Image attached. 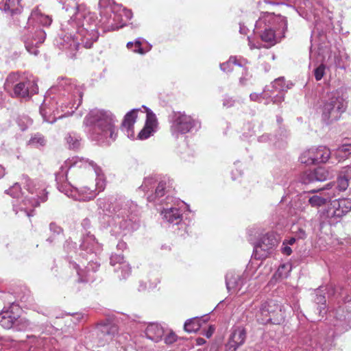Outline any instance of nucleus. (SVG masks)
Returning <instances> with one entry per match:
<instances>
[{"label":"nucleus","instance_id":"obj_44","mask_svg":"<svg viewBox=\"0 0 351 351\" xmlns=\"http://www.w3.org/2000/svg\"><path fill=\"white\" fill-rule=\"evenodd\" d=\"M66 140L69 146V148L74 149L80 147V138L77 134H69V135L66 138Z\"/></svg>","mask_w":351,"mask_h":351},{"label":"nucleus","instance_id":"obj_28","mask_svg":"<svg viewBox=\"0 0 351 351\" xmlns=\"http://www.w3.org/2000/svg\"><path fill=\"white\" fill-rule=\"evenodd\" d=\"M165 329L157 323H149L145 328V333L147 339L154 341H160L165 336Z\"/></svg>","mask_w":351,"mask_h":351},{"label":"nucleus","instance_id":"obj_33","mask_svg":"<svg viewBox=\"0 0 351 351\" xmlns=\"http://www.w3.org/2000/svg\"><path fill=\"white\" fill-rule=\"evenodd\" d=\"M324 60V58L319 53L316 62H320V64L314 69V76L317 81L321 80L325 74L326 66L323 63Z\"/></svg>","mask_w":351,"mask_h":351},{"label":"nucleus","instance_id":"obj_23","mask_svg":"<svg viewBox=\"0 0 351 351\" xmlns=\"http://www.w3.org/2000/svg\"><path fill=\"white\" fill-rule=\"evenodd\" d=\"M117 327L112 325L101 326L97 332L99 344L101 346H104L113 340L117 334Z\"/></svg>","mask_w":351,"mask_h":351},{"label":"nucleus","instance_id":"obj_32","mask_svg":"<svg viewBox=\"0 0 351 351\" xmlns=\"http://www.w3.org/2000/svg\"><path fill=\"white\" fill-rule=\"evenodd\" d=\"M143 41H144L143 38H138L135 40L134 42H128L127 43V47L128 49L131 50L134 53H138L143 55L150 50L151 46L148 47L147 49H145L143 47H142Z\"/></svg>","mask_w":351,"mask_h":351},{"label":"nucleus","instance_id":"obj_53","mask_svg":"<svg viewBox=\"0 0 351 351\" xmlns=\"http://www.w3.org/2000/svg\"><path fill=\"white\" fill-rule=\"evenodd\" d=\"M315 302L317 304H321V305H324L325 306V303H326V299H325V296L324 295H318L317 293V295H316V298L315 299ZM319 313H322V310H325V306H319Z\"/></svg>","mask_w":351,"mask_h":351},{"label":"nucleus","instance_id":"obj_48","mask_svg":"<svg viewBox=\"0 0 351 351\" xmlns=\"http://www.w3.org/2000/svg\"><path fill=\"white\" fill-rule=\"evenodd\" d=\"M274 94V91L270 87V86H266L263 93H261V99H265V104H269L271 101L272 95Z\"/></svg>","mask_w":351,"mask_h":351},{"label":"nucleus","instance_id":"obj_40","mask_svg":"<svg viewBox=\"0 0 351 351\" xmlns=\"http://www.w3.org/2000/svg\"><path fill=\"white\" fill-rule=\"evenodd\" d=\"M270 87L274 92H284L289 89V86L285 84L283 77L276 79L271 84Z\"/></svg>","mask_w":351,"mask_h":351},{"label":"nucleus","instance_id":"obj_31","mask_svg":"<svg viewBox=\"0 0 351 351\" xmlns=\"http://www.w3.org/2000/svg\"><path fill=\"white\" fill-rule=\"evenodd\" d=\"M202 319L198 317H193L185 322L184 328L187 332H196L202 327Z\"/></svg>","mask_w":351,"mask_h":351},{"label":"nucleus","instance_id":"obj_60","mask_svg":"<svg viewBox=\"0 0 351 351\" xmlns=\"http://www.w3.org/2000/svg\"><path fill=\"white\" fill-rule=\"evenodd\" d=\"M127 247V244L123 241H119L117 244V248L119 250H124Z\"/></svg>","mask_w":351,"mask_h":351},{"label":"nucleus","instance_id":"obj_30","mask_svg":"<svg viewBox=\"0 0 351 351\" xmlns=\"http://www.w3.org/2000/svg\"><path fill=\"white\" fill-rule=\"evenodd\" d=\"M3 9L5 12H10L11 15L20 13L22 9L20 0H6Z\"/></svg>","mask_w":351,"mask_h":351},{"label":"nucleus","instance_id":"obj_34","mask_svg":"<svg viewBox=\"0 0 351 351\" xmlns=\"http://www.w3.org/2000/svg\"><path fill=\"white\" fill-rule=\"evenodd\" d=\"M114 271L118 273L119 279H126L132 271V268L128 262L123 263L120 267L114 268Z\"/></svg>","mask_w":351,"mask_h":351},{"label":"nucleus","instance_id":"obj_51","mask_svg":"<svg viewBox=\"0 0 351 351\" xmlns=\"http://www.w3.org/2000/svg\"><path fill=\"white\" fill-rule=\"evenodd\" d=\"M243 75L239 78V84L242 86L247 85V81L251 78V75L248 73L247 70L245 68L243 69Z\"/></svg>","mask_w":351,"mask_h":351},{"label":"nucleus","instance_id":"obj_17","mask_svg":"<svg viewBox=\"0 0 351 351\" xmlns=\"http://www.w3.org/2000/svg\"><path fill=\"white\" fill-rule=\"evenodd\" d=\"M351 210V199L349 198L338 199L332 201L326 212L323 213V218L330 225L338 223L341 217Z\"/></svg>","mask_w":351,"mask_h":351},{"label":"nucleus","instance_id":"obj_63","mask_svg":"<svg viewBox=\"0 0 351 351\" xmlns=\"http://www.w3.org/2000/svg\"><path fill=\"white\" fill-rule=\"evenodd\" d=\"M296 239L297 238L295 236L293 237L289 238V239L285 240L284 242L289 245H292L295 243Z\"/></svg>","mask_w":351,"mask_h":351},{"label":"nucleus","instance_id":"obj_2","mask_svg":"<svg viewBox=\"0 0 351 351\" xmlns=\"http://www.w3.org/2000/svg\"><path fill=\"white\" fill-rule=\"evenodd\" d=\"M40 107L45 122L53 123L57 119L71 115L82 103L83 89L72 79L58 78L51 87Z\"/></svg>","mask_w":351,"mask_h":351},{"label":"nucleus","instance_id":"obj_18","mask_svg":"<svg viewBox=\"0 0 351 351\" xmlns=\"http://www.w3.org/2000/svg\"><path fill=\"white\" fill-rule=\"evenodd\" d=\"M278 244V238L274 232L264 234L254 246L252 256L255 259L267 258Z\"/></svg>","mask_w":351,"mask_h":351},{"label":"nucleus","instance_id":"obj_50","mask_svg":"<svg viewBox=\"0 0 351 351\" xmlns=\"http://www.w3.org/2000/svg\"><path fill=\"white\" fill-rule=\"evenodd\" d=\"M154 132L155 130L154 128L145 125L144 128L138 133V137L141 140H145L150 137Z\"/></svg>","mask_w":351,"mask_h":351},{"label":"nucleus","instance_id":"obj_20","mask_svg":"<svg viewBox=\"0 0 351 351\" xmlns=\"http://www.w3.org/2000/svg\"><path fill=\"white\" fill-rule=\"evenodd\" d=\"M230 332L228 342L225 346L226 350L236 351L245 343L247 337V332L243 326H234L231 328Z\"/></svg>","mask_w":351,"mask_h":351},{"label":"nucleus","instance_id":"obj_26","mask_svg":"<svg viewBox=\"0 0 351 351\" xmlns=\"http://www.w3.org/2000/svg\"><path fill=\"white\" fill-rule=\"evenodd\" d=\"M80 160H84V162L81 163L82 165V167H86L88 165L90 166L94 171L96 175L95 191L97 194L103 191L106 186V182L101 169L98 167L93 161H90L84 158H80Z\"/></svg>","mask_w":351,"mask_h":351},{"label":"nucleus","instance_id":"obj_64","mask_svg":"<svg viewBox=\"0 0 351 351\" xmlns=\"http://www.w3.org/2000/svg\"><path fill=\"white\" fill-rule=\"evenodd\" d=\"M269 139V134H263V136L258 138L259 142H267Z\"/></svg>","mask_w":351,"mask_h":351},{"label":"nucleus","instance_id":"obj_56","mask_svg":"<svg viewBox=\"0 0 351 351\" xmlns=\"http://www.w3.org/2000/svg\"><path fill=\"white\" fill-rule=\"evenodd\" d=\"M49 229H50L51 232L56 233L57 234H60L62 233V231H63L62 228L60 227L59 226H58L55 223H51L49 224Z\"/></svg>","mask_w":351,"mask_h":351},{"label":"nucleus","instance_id":"obj_36","mask_svg":"<svg viewBox=\"0 0 351 351\" xmlns=\"http://www.w3.org/2000/svg\"><path fill=\"white\" fill-rule=\"evenodd\" d=\"M291 269L292 267L290 263L281 264L276 271L275 276L279 278H285L289 276Z\"/></svg>","mask_w":351,"mask_h":351},{"label":"nucleus","instance_id":"obj_58","mask_svg":"<svg viewBox=\"0 0 351 351\" xmlns=\"http://www.w3.org/2000/svg\"><path fill=\"white\" fill-rule=\"evenodd\" d=\"M341 171L342 175H344L347 178L351 179V165L343 167Z\"/></svg>","mask_w":351,"mask_h":351},{"label":"nucleus","instance_id":"obj_15","mask_svg":"<svg viewBox=\"0 0 351 351\" xmlns=\"http://www.w3.org/2000/svg\"><path fill=\"white\" fill-rule=\"evenodd\" d=\"M326 190L325 186L324 188L311 190L305 192L301 195L295 202V208L298 211H302L305 209L307 204L306 199L308 200V204L312 207H320L324 206L332 197L335 195V193H327V194L321 193L320 192Z\"/></svg>","mask_w":351,"mask_h":351},{"label":"nucleus","instance_id":"obj_3","mask_svg":"<svg viewBox=\"0 0 351 351\" xmlns=\"http://www.w3.org/2000/svg\"><path fill=\"white\" fill-rule=\"evenodd\" d=\"M97 205L104 215L101 222L109 228L112 235L126 234L138 228L137 205L134 202L103 197L97 200Z\"/></svg>","mask_w":351,"mask_h":351},{"label":"nucleus","instance_id":"obj_35","mask_svg":"<svg viewBox=\"0 0 351 351\" xmlns=\"http://www.w3.org/2000/svg\"><path fill=\"white\" fill-rule=\"evenodd\" d=\"M27 144L36 148H40L45 145L46 140L42 134L37 133L31 137Z\"/></svg>","mask_w":351,"mask_h":351},{"label":"nucleus","instance_id":"obj_10","mask_svg":"<svg viewBox=\"0 0 351 351\" xmlns=\"http://www.w3.org/2000/svg\"><path fill=\"white\" fill-rule=\"evenodd\" d=\"M319 108L322 120L326 124L337 120L346 109L343 93L339 90L327 93L322 99Z\"/></svg>","mask_w":351,"mask_h":351},{"label":"nucleus","instance_id":"obj_43","mask_svg":"<svg viewBox=\"0 0 351 351\" xmlns=\"http://www.w3.org/2000/svg\"><path fill=\"white\" fill-rule=\"evenodd\" d=\"M143 108L145 109L147 114L145 125L150 126L151 128L154 129L157 125V120L155 114L146 106H143Z\"/></svg>","mask_w":351,"mask_h":351},{"label":"nucleus","instance_id":"obj_12","mask_svg":"<svg viewBox=\"0 0 351 351\" xmlns=\"http://www.w3.org/2000/svg\"><path fill=\"white\" fill-rule=\"evenodd\" d=\"M200 128L201 123L198 119L184 112H178L172 116L170 130L176 138L186 133L196 132Z\"/></svg>","mask_w":351,"mask_h":351},{"label":"nucleus","instance_id":"obj_6","mask_svg":"<svg viewBox=\"0 0 351 351\" xmlns=\"http://www.w3.org/2000/svg\"><path fill=\"white\" fill-rule=\"evenodd\" d=\"M83 162L84 160H80L77 156L66 160L56 173V181L58 190L67 197L77 201H90L97 196V193L95 190H92L87 186L77 189L67 182V173L69 169L73 167L82 168L81 163Z\"/></svg>","mask_w":351,"mask_h":351},{"label":"nucleus","instance_id":"obj_52","mask_svg":"<svg viewBox=\"0 0 351 351\" xmlns=\"http://www.w3.org/2000/svg\"><path fill=\"white\" fill-rule=\"evenodd\" d=\"M177 340V335L172 331H170L164 337L165 343L167 344H171Z\"/></svg>","mask_w":351,"mask_h":351},{"label":"nucleus","instance_id":"obj_4","mask_svg":"<svg viewBox=\"0 0 351 351\" xmlns=\"http://www.w3.org/2000/svg\"><path fill=\"white\" fill-rule=\"evenodd\" d=\"M64 249L69 254L73 252L75 254V259H77L76 256H79L82 260L88 261L85 269H82L80 264L71 260L73 258L72 254L68 256L70 267L75 269L79 276L78 281L80 282H93L95 279L94 274L100 266L97 256L101 251V246L96 241L95 236L90 233L86 234L83 237L79 249H77V244L69 239L64 245ZM80 263H83V261H80Z\"/></svg>","mask_w":351,"mask_h":351},{"label":"nucleus","instance_id":"obj_41","mask_svg":"<svg viewBox=\"0 0 351 351\" xmlns=\"http://www.w3.org/2000/svg\"><path fill=\"white\" fill-rule=\"evenodd\" d=\"M234 65L241 67V64L237 63L236 57H230L228 61L220 64V69L223 72L228 73L233 70Z\"/></svg>","mask_w":351,"mask_h":351},{"label":"nucleus","instance_id":"obj_14","mask_svg":"<svg viewBox=\"0 0 351 351\" xmlns=\"http://www.w3.org/2000/svg\"><path fill=\"white\" fill-rule=\"evenodd\" d=\"M45 38V32L37 25L27 24L22 32V40L27 51L35 56L38 53V48L43 43Z\"/></svg>","mask_w":351,"mask_h":351},{"label":"nucleus","instance_id":"obj_24","mask_svg":"<svg viewBox=\"0 0 351 351\" xmlns=\"http://www.w3.org/2000/svg\"><path fill=\"white\" fill-rule=\"evenodd\" d=\"M160 215L164 221L173 225H178L182 219V211L175 206L164 208Z\"/></svg>","mask_w":351,"mask_h":351},{"label":"nucleus","instance_id":"obj_42","mask_svg":"<svg viewBox=\"0 0 351 351\" xmlns=\"http://www.w3.org/2000/svg\"><path fill=\"white\" fill-rule=\"evenodd\" d=\"M16 121L21 131L26 130L32 123L31 119L26 115L19 116Z\"/></svg>","mask_w":351,"mask_h":351},{"label":"nucleus","instance_id":"obj_19","mask_svg":"<svg viewBox=\"0 0 351 351\" xmlns=\"http://www.w3.org/2000/svg\"><path fill=\"white\" fill-rule=\"evenodd\" d=\"M330 154V149L325 146L312 147L302 153L300 160L306 165L326 162L329 159Z\"/></svg>","mask_w":351,"mask_h":351},{"label":"nucleus","instance_id":"obj_47","mask_svg":"<svg viewBox=\"0 0 351 351\" xmlns=\"http://www.w3.org/2000/svg\"><path fill=\"white\" fill-rule=\"evenodd\" d=\"M29 322L24 318L20 317L19 315L18 314L17 320H16L13 328L16 330H25L29 327Z\"/></svg>","mask_w":351,"mask_h":351},{"label":"nucleus","instance_id":"obj_46","mask_svg":"<svg viewBox=\"0 0 351 351\" xmlns=\"http://www.w3.org/2000/svg\"><path fill=\"white\" fill-rule=\"evenodd\" d=\"M118 15L120 16L121 23L125 25L126 22L132 18V12L130 10L120 8L117 11Z\"/></svg>","mask_w":351,"mask_h":351},{"label":"nucleus","instance_id":"obj_5","mask_svg":"<svg viewBox=\"0 0 351 351\" xmlns=\"http://www.w3.org/2000/svg\"><path fill=\"white\" fill-rule=\"evenodd\" d=\"M116 122L115 116L110 110L95 108L86 115L83 125L91 141L100 145H109L117 137Z\"/></svg>","mask_w":351,"mask_h":351},{"label":"nucleus","instance_id":"obj_22","mask_svg":"<svg viewBox=\"0 0 351 351\" xmlns=\"http://www.w3.org/2000/svg\"><path fill=\"white\" fill-rule=\"evenodd\" d=\"M16 310H19L17 306L12 304L8 308H3L0 312V325L3 328L5 329L13 328L18 318V313L15 312Z\"/></svg>","mask_w":351,"mask_h":351},{"label":"nucleus","instance_id":"obj_37","mask_svg":"<svg viewBox=\"0 0 351 351\" xmlns=\"http://www.w3.org/2000/svg\"><path fill=\"white\" fill-rule=\"evenodd\" d=\"M335 156L339 160L351 156V143L344 144L339 147L335 152Z\"/></svg>","mask_w":351,"mask_h":351},{"label":"nucleus","instance_id":"obj_62","mask_svg":"<svg viewBox=\"0 0 351 351\" xmlns=\"http://www.w3.org/2000/svg\"><path fill=\"white\" fill-rule=\"evenodd\" d=\"M247 39H248V45L251 49H256V48L258 49L261 47V45L259 44L256 45L255 43H252L251 38L250 36L247 37Z\"/></svg>","mask_w":351,"mask_h":351},{"label":"nucleus","instance_id":"obj_9","mask_svg":"<svg viewBox=\"0 0 351 351\" xmlns=\"http://www.w3.org/2000/svg\"><path fill=\"white\" fill-rule=\"evenodd\" d=\"M173 180L167 175H154L144 178L139 189L147 194L149 202L163 204L169 199Z\"/></svg>","mask_w":351,"mask_h":351},{"label":"nucleus","instance_id":"obj_16","mask_svg":"<svg viewBox=\"0 0 351 351\" xmlns=\"http://www.w3.org/2000/svg\"><path fill=\"white\" fill-rule=\"evenodd\" d=\"M256 267L252 265H248L242 274L234 271H229L226 276V285L228 292L230 293H237L241 291L247 281L252 278H256L258 276H254Z\"/></svg>","mask_w":351,"mask_h":351},{"label":"nucleus","instance_id":"obj_55","mask_svg":"<svg viewBox=\"0 0 351 351\" xmlns=\"http://www.w3.org/2000/svg\"><path fill=\"white\" fill-rule=\"evenodd\" d=\"M235 100L232 97L226 96L223 100V106L226 108H230L234 105Z\"/></svg>","mask_w":351,"mask_h":351},{"label":"nucleus","instance_id":"obj_13","mask_svg":"<svg viewBox=\"0 0 351 351\" xmlns=\"http://www.w3.org/2000/svg\"><path fill=\"white\" fill-rule=\"evenodd\" d=\"M284 314L282 306L276 301L271 300L261 304L256 318L263 324L269 322L278 324L284 320Z\"/></svg>","mask_w":351,"mask_h":351},{"label":"nucleus","instance_id":"obj_21","mask_svg":"<svg viewBox=\"0 0 351 351\" xmlns=\"http://www.w3.org/2000/svg\"><path fill=\"white\" fill-rule=\"evenodd\" d=\"M100 17L99 25L105 32L118 29L124 26L123 23H121L120 16L111 8L106 10L105 13L102 12Z\"/></svg>","mask_w":351,"mask_h":351},{"label":"nucleus","instance_id":"obj_61","mask_svg":"<svg viewBox=\"0 0 351 351\" xmlns=\"http://www.w3.org/2000/svg\"><path fill=\"white\" fill-rule=\"evenodd\" d=\"M295 237L297 239H304L306 237V232L302 229H299L298 231L296 232Z\"/></svg>","mask_w":351,"mask_h":351},{"label":"nucleus","instance_id":"obj_11","mask_svg":"<svg viewBox=\"0 0 351 351\" xmlns=\"http://www.w3.org/2000/svg\"><path fill=\"white\" fill-rule=\"evenodd\" d=\"M4 88L8 92L12 90L14 96L22 98L29 97L38 90L33 75L20 77L16 73H12L7 77Z\"/></svg>","mask_w":351,"mask_h":351},{"label":"nucleus","instance_id":"obj_59","mask_svg":"<svg viewBox=\"0 0 351 351\" xmlns=\"http://www.w3.org/2000/svg\"><path fill=\"white\" fill-rule=\"evenodd\" d=\"M250 98L252 101H260L261 99V93H260V94H258L256 93H251L250 95Z\"/></svg>","mask_w":351,"mask_h":351},{"label":"nucleus","instance_id":"obj_29","mask_svg":"<svg viewBox=\"0 0 351 351\" xmlns=\"http://www.w3.org/2000/svg\"><path fill=\"white\" fill-rule=\"evenodd\" d=\"M349 180H350V179L347 178L344 175H342V171H341L340 175L339 176V177L337 178V182L336 183L330 182V183L327 184L325 186V189L326 190H330L333 186H335V188L337 189H338L339 191H344L348 187Z\"/></svg>","mask_w":351,"mask_h":351},{"label":"nucleus","instance_id":"obj_49","mask_svg":"<svg viewBox=\"0 0 351 351\" xmlns=\"http://www.w3.org/2000/svg\"><path fill=\"white\" fill-rule=\"evenodd\" d=\"M122 254H112L110 256V265L114 268L120 267L123 263H125Z\"/></svg>","mask_w":351,"mask_h":351},{"label":"nucleus","instance_id":"obj_38","mask_svg":"<svg viewBox=\"0 0 351 351\" xmlns=\"http://www.w3.org/2000/svg\"><path fill=\"white\" fill-rule=\"evenodd\" d=\"M21 182L14 183L10 188L5 190V193L10 195L13 198L19 199L22 197L23 193L21 191Z\"/></svg>","mask_w":351,"mask_h":351},{"label":"nucleus","instance_id":"obj_25","mask_svg":"<svg viewBox=\"0 0 351 351\" xmlns=\"http://www.w3.org/2000/svg\"><path fill=\"white\" fill-rule=\"evenodd\" d=\"M52 23V19L49 15L45 14L38 8H34L28 18L27 24L36 25V24L43 26H49Z\"/></svg>","mask_w":351,"mask_h":351},{"label":"nucleus","instance_id":"obj_27","mask_svg":"<svg viewBox=\"0 0 351 351\" xmlns=\"http://www.w3.org/2000/svg\"><path fill=\"white\" fill-rule=\"evenodd\" d=\"M138 110L137 108H134L129 111L124 117L123 121L121 124V129L125 133L129 138H133L134 134V125L136 120V112Z\"/></svg>","mask_w":351,"mask_h":351},{"label":"nucleus","instance_id":"obj_8","mask_svg":"<svg viewBox=\"0 0 351 351\" xmlns=\"http://www.w3.org/2000/svg\"><path fill=\"white\" fill-rule=\"evenodd\" d=\"M21 184L32 197H25L19 206L14 202L13 210L16 215L19 216H33L34 210L30 208H36L40 205V202L47 199L48 193L46 191L45 184L43 182L32 180L26 175L21 176Z\"/></svg>","mask_w":351,"mask_h":351},{"label":"nucleus","instance_id":"obj_54","mask_svg":"<svg viewBox=\"0 0 351 351\" xmlns=\"http://www.w3.org/2000/svg\"><path fill=\"white\" fill-rule=\"evenodd\" d=\"M284 94L281 92H278L275 96L272 95L271 101L274 104H280L284 101Z\"/></svg>","mask_w":351,"mask_h":351},{"label":"nucleus","instance_id":"obj_45","mask_svg":"<svg viewBox=\"0 0 351 351\" xmlns=\"http://www.w3.org/2000/svg\"><path fill=\"white\" fill-rule=\"evenodd\" d=\"M300 182L304 184H308L316 182L313 171H306L300 176Z\"/></svg>","mask_w":351,"mask_h":351},{"label":"nucleus","instance_id":"obj_39","mask_svg":"<svg viewBox=\"0 0 351 351\" xmlns=\"http://www.w3.org/2000/svg\"><path fill=\"white\" fill-rule=\"evenodd\" d=\"M316 182H323L330 177L329 171L324 167H318L313 170Z\"/></svg>","mask_w":351,"mask_h":351},{"label":"nucleus","instance_id":"obj_7","mask_svg":"<svg viewBox=\"0 0 351 351\" xmlns=\"http://www.w3.org/2000/svg\"><path fill=\"white\" fill-rule=\"evenodd\" d=\"M287 21L285 16L265 13L256 21L254 34H258L262 41L273 46L285 37Z\"/></svg>","mask_w":351,"mask_h":351},{"label":"nucleus","instance_id":"obj_57","mask_svg":"<svg viewBox=\"0 0 351 351\" xmlns=\"http://www.w3.org/2000/svg\"><path fill=\"white\" fill-rule=\"evenodd\" d=\"M281 250H282V252L283 254H285L287 256L290 255L292 252L290 245H287L284 241L282 243V246Z\"/></svg>","mask_w":351,"mask_h":351},{"label":"nucleus","instance_id":"obj_1","mask_svg":"<svg viewBox=\"0 0 351 351\" xmlns=\"http://www.w3.org/2000/svg\"><path fill=\"white\" fill-rule=\"evenodd\" d=\"M62 9L68 13L69 19L61 23V33L57 45L69 50L70 56L80 48L89 49L98 40L99 22L95 13L90 11L84 3L75 0L64 2Z\"/></svg>","mask_w":351,"mask_h":351}]
</instances>
